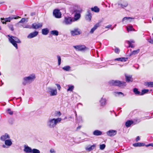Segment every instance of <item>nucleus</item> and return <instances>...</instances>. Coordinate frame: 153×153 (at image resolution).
<instances>
[{"label": "nucleus", "instance_id": "obj_49", "mask_svg": "<svg viewBox=\"0 0 153 153\" xmlns=\"http://www.w3.org/2000/svg\"><path fill=\"white\" fill-rule=\"evenodd\" d=\"M1 22H2V23L4 24V23H5L6 22H5V21H4V18H1Z\"/></svg>", "mask_w": 153, "mask_h": 153}, {"label": "nucleus", "instance_id": "obj_36", "mask_svg": "<svg viewBox=\"0 0 153 153\" xmlns=\"http://www.w3.org/2000/svg\"><path fill=\"white\" fill-rule=\"evenodd\" d=\"M127 29L128 31H130L134 30V29L132 26H129L127 27Z\"/></svg>", "mask_w": 153, "mask_h": 153}, {"label": "nucleus", "instance_id": "obj_52", "mask_svg": "<svg viewBox=\"0 0 153 153\" xmlns=\"http://www.w3.org/2000/svg\"><path fill=\"white\" fill-rule=\"evenodd\" d=\"M140 140V138L139 136H137L136 139V141H138L139 140Z\"/></svg>", "mask_w": 153, "mask_h": 153}, {"label": "nucleus", "instance_id": "obj_56", "mask_svg": "<svg viewBox=\"0 0 153 153\" xmlns=\"http://www.w3.org/2000/svg\"><path fill=\"white\" fill-rule=\"evenodd\" d=\"M14 19H16V18H14Z\"/></svg>", "mask_w": 153, "mask_h": 153}, {"label": "nucleus", "instance_id": "obj_35", "mask_svg": "<svg viewBox=\"0 0 153 153\" xmlns=\"http://www.w3.org/2000/svg\"><path fill=\"white\" fill-rule=\"evenodd\" d=\"M149 91V90L148 89H143L142 90L140 94V95H142L145 94L147 93Z\"/></svg>", "mask_w": 153, "mask_h": 153}, {"label": "nucleus", "instance_id": "obj_13", "mask_svg": "<svg viewBox=\"0 0 153 153\" xmlns=\"http://www.w3.org/2000/svg\"><path fill=\"white\" fill-rule=\"evenodd\" d=\"M96 145L94 144L92 145H88L85 148V149L87 151L90 152L94 149L96 147Z\"/></svg>", "mask_w": 153, "mask_h": 153}, {"label": "nucleus", "instance_id": "obj_22", "mask_svg": "<svg viewBox=\"0 0 153 153\" xmlns=\"http://www.w3.org/2000/svg\"><path fill=\"white\" fill-rule=\"evenodd\" d=\"M126 80L127 82H132L133 81V79L131 76H126Z\"/></svg>", "mask_w": 153, "mask_h": 153}, {"label": "nucleus", "instance_id": "obj_26", "mask_svg": "<svg viewBox=\"0 0 153 153\" xmlns=\"http://www.w3.org/2000/svg\"><path fill=\"white\" fill-rule=\"evenodd\" d=\"M91 13L89 12H88V14H87L85 16V19L86 20L88 21H90L91 20Z\"/></svg>", "mask_w": 153, "mask_h": 153}, {"label": "nucleus", "instance_id": "obj_55", "mask_svg": "<svg viewBox=\"0 0 153 153\" xmlns=\"http://www.w3.org/2000/svg\"><path fill=\"white\" fill-rule=\"evenodd\" d=\"M1 30V27L0 26V30Z\"/></svg>", "mask_w": 153, "mask_h": 153}, {"label": "nucleus", "instance_id": "obj_33", "mask_svg": "<svg viewBox=\"0 0 153 153\" xmlns=\"http://www.w3.org/2000/svg\"><path fill=\"white\" fill-rule=\"evenodd\" d=\"M62 68L65 71H68L70 70L71 67L69 66H66L63 67Z\"/></svg>", "mask_w": 153, "mask_h": 153}, {"label": "nucleus", "instance_id": "obj_4", "mask_svg": "<svg viewBox=\"0 0 153 153\" xmlns=\"http://www.w3.org/2000/svg\"><path fill=\"white\" fill-rule=\"evenodd\" d=\"M111 85L122 86H125L126 83L125 82H122L119 80H112L110 82Z\"/></svg>", "mask_w": 153, "mask_h": 153}, {"label": "nucleus", "instance_id": "obj_57", "mask_svg": "<svg viewBox=\"0 0 153 153\" xmlns=\"http://www.w3.org/2000/svg\"><path fill=\"white\" fill-rule=\"evenodd\" d=\"M152 20L153 21V17L152 18Z\"/></svg>", "mask_w": 153, "mask_h": 153}, {"label": "nucleus", "instance_id": "obj_19", "mask_svg": "<svg viewBox=\"0 0 153 153\" xmlns=\"http://www.w3.org/2000/svg\"><path fill=\"white\" fill-rule=\"evenodd\" d=\"M80 13H76L74 15V19H73V22L77 21L80 18Z\"/></svg>", "mask_w": 153, "mask_h": 153}, {"label": "nucleus", "instance_id": "obj_43", "mask_svg": "<svg viewBox=\"0 0 153 153\" xmlns=\"http://www.w3.org/2000/svg\"><path fill=\"white\" fill-rule=\"evenodd\" d=\"M13 19V18H11L10 17L4 19V21L6 22H10V21Z\"/></svg>", "mask_w": 153, "mask_h": 153}, {"label": "nucleus", "instance_id": "obj_16", "mask_svg": "<svg viewBox=\"0 0 153 153\" xmlns=\"http://www.w3.org/2000/svg\"><path fill=\"white\" fill-rule=\"evenodd\" d=\"M38 33V32L37 31H35L29 34L27 36V37L29 39H31L37 35Z\"/></svg>", "mask_w": 153, "mask_h": 153}, {"label": "nucleus", "instance_id": "obj_7", "mask_svg": "<svg viewBox=\"0 0 153 153\" xmlns=\"http://www.w3.org/2000/svg\"><path fill=\"white\" fill-rule=\"evenodd\" d=\"M71 35L73 36L79 35L81 34V32L78 28H75L70 32Z\"/></svg>", "mask_w": 153, "mask_h": 153}, {"label": "nucleus", "instance_id": "obj_40", "mask_svg": "<svg viewBox=\"0 0 153 153\" xmlns=\"http://www.w3.org/2000/svg\"><path fill=\"white\" fill-rule=\"evenodd\" d=\"M140 51V50L139 49H138L137 50H135L133 51L132 53L131 54L132 55H134L136 54L137 53H138Z\"/></svg>", "mask_w": 153, "mask_h": 153}, {"label": "nucleus", "instance_id": "obj_32", "mask_svg": "<svg viewBox=\"0 0 153 153\" xmlns=\"http://www.w3.org/2000/svg\"><path fill=\"white\" fill-rule=\"evenodd\" d=\"M133 145L134 146L137 147L143 146L144 145V144L143 143H134L133 144Z\"/></svg>", "mask_w": 153, "mask_h": 153}, {"label": "nucleus", "instance_id": "obj_53", "mask_svg": "<svg viewBox=\"0 0 153 153\" xmlns=\"http://www.w3.org/2000/svg\"><path fill=\"white\" fill-rule=\"evenodd\" d=\"M24 28H29V26L28 25H26L25 26H22Z\"/></svg>", "mask_w": 153, "mask_h": 153}, {"label": "nucleus", "instance_id": "obj_20", "mask_svg": "<svg viewBox=\"0 0 153 153\" xmlns=\"http://www.w3.org/2000/svg\"><path fill=\"white\" fill-rule=\"evenodd\" d=\"M132 19L130 17H124L123 19V22L125 23H128L131 22Z\"/></svg>", "mask_w": 153, "mask_h": 153}, {"label": "nucleus", "instance_id": "obj_18", "mask_svg": "<svg viewBox=\"0 0 153 153\" xmlns=\"http://www.w3.org/2000/svg\"><path fill=\"white\" fill-rule=\"evenodd\" d=\"M10 138L9 135L7 134H5L4 135H3L1 136L0 137V139L2 141H5Z\"/></svg>", "mask_w": 153, "mask_h": 153}, {"label": "nucleus", "instance_id": "obj_37", "mask_svg": "<svg viewBox=\"0 0 153 153\" xmlns=\"http://www.w3.org/2000/svg\"><path fill=\"white\" fill-rule=\"evenodd\" d=\"M146 85L149 87H153V82H147L146 83Z\"/></svg>", "mask_w": 153, "mask_h": 153}, {"label": "nucleus", "instance_id": "obj_11", "mask_svg": "<svg viewBox=\"0 0 153 153\" xmlns=\"http://www.w3.org/2000/svg\"><path fill=\"white\" fill-rule=\"evenodd\" d=\"M73 47L77 51H83L86 48L84 45H78L74 46Z\"/></svg>", "mask_w": 153, "mask_h": 153}, {"label": "nucleus", "instance_id": "obj_23", "mask_svg": "<svg viewBox=\"0 0 153 153\" xmlns=\"http://www.w3.org/2000/svg\"><path fill=\"white\" fill-rule=\"evenodd\" d=\"M127 42L129 45V47L133 48L134 47V46L132 44V43H134L135 42L134 40H131L130 41H127Z\"/></svg>", "mask_w": 153, "mask_h": 153}, {"label": "nucleus", "instance_id": "obj_39", "mask_svg": "<svg viewBox=\"0 0 153 153\" xmlns=\"http://www.w3.org/2000/svg\"><path fill=\"white\" fill-rule=\"evenodd\" d=\"M32 153H40V151L36 149H32Z\"/></svg>", "mask_w": 153, "mask_h": 153}, {"label": "nucleus", "instance_id": "obj_48", "mask_svg": "<svg viewBox=\"0 0 153 153\" xmlns=\"http://www.w3.org/2000/svg\"><path fill=\"white\" fill-rule=\"evenodd\" d=\"M115 93L116 94H117L118 95H120V94H121L123 95V96H124L123 94L121 92H115Z\"/></svg>", "mask_w": 153, "mask_h": 153}, {"label": "nucleus", "instance_id": "obj_1", "mask_svg": "<svg viewBox=\"0 0 153 153\" xmlns=\"http://www.w3.org/2000/svg\"><path fill=\"white\" fill-rule=\"evenodd\" d=\"M62 120L61 118H53L49 119L47 122V125L50 128H54L57 124Z\"/></svg>", "mask_w": 153, "mask_h": 153}, {"label": "nucleus", "instance_id": "obj_46", "mask_svg": "<svg viewBox=\"0 0 153 153\" xmlns=\"http://www.w3.org/2000/svg\"><path fill=\"white\" fill-rule=\"evenodd\" d=\"M55 85L57 86V88L58 90L60 91L61 88V87L60 85L58 84H56Z\"/></svg>", "mask_w": 153, "mask_h": 153}, {"label": "nucleus", "instance_id": "obj_15", "mask_svg": "<svg viewBox=\"0 0 153 153\" xmlns=\"http://www.w3.org/2000/svg\"><path fill=\"white\" fill-rule=\"evenodd\" d=\"M42 26V24L40 23H34L32 25V27L34 29H37L41 27Z\"/></svg>", "mask_w": 153, "mask_h": 153}, {"label": "nucleus", "instance_id": "obj_5", "mask_svg": "<svg viewBox=\"0 0 153 153\" xmlns=\"http://www.w3.org/2000/svg\"><path fill=\"white\" fill-rule=\"evenodd\" d=\"M48 92L51 96H56L57 94V91L56 88H53L51 87L47 88Z\"/></svg>", "mask_w": 153, "mask_h": 153}, {"label": "nucleus", "instance_id": "obj_3", "mask_svg": "<svg viewBox=\"0 0 153 153\" xmlns=\"http://www.w3.org/2000/svg\"><path fill=\"white\" fill-rule=\"evenodd\" d=\"M35 78V76L34 74H31L27 77H25L23 79L22 84L25 85L27 83H30L34 80Z\"/></svg>", "mask_w": 153, "mask_h": 153}, {"label": "nucleus", "instance_id": "obj_34", "mask_svg": "<svg viewBox=\"0 0 153 153\" xmlns=\"http://www.w3.org/2000/svg\"><path fill=\"white\" fill-rule=\"evenodd\" d=\"M134 93L135 94L139 95H140L141 93L138 91V89L136 88H135L133 90Z\"/></svg>", "mask_w": 153, "mask_h": 153}, {"label": "nucleus", "instance_id": "obj_50", "mask_svg": "<svg viewBox=\"0 0 153 153\" xmlns=\"http://www.w3.org/2000/svg\"><path fill=\"white\" fill-rule=\"evenodd\" d=\"M151 44H153V39H150L148 41Z\"/></svg>", "mask_w": 153, "mask_h": 153}, {"label": "nucleus", "instance_id": "obj_6", "mask_svg": "<svg viewBox=\"0 0 153 153\" xmlns=\"http://www.w3.org/2000/svg\"><path fill=\"white\" fill-rule=\"evenodd\" d=\"M73 22V18L70 16H65L62 23L65 25H69L71 24Z\"/></svg>", "mask_w": 153, "mask_h": 153}, {"label": "nucleus", "instance_id": "obj_8", "mask_svg": "<svg viewBox=\"0 0 153 153\" xmlns=\"http://www.w3.org/2000/svg\"><path fill=\"white\" fill-rule=\"evenodd\" d=\"M4 144L2 145L4 148H7L10 146L12 144L11 140L10 139L4 141Z\"/></svg>", "mask_w": 153, "mask_h": 153}, {"label": "nucleus", "instance_id": "obj_25", "mask_svg": "<svg viewBox=\"0 0 153 153\" xmlns=\"http://www.w3.org/2000/svg\"><path fill=\"white\" fill-rule=\"evenodd\" d=\"M99 24H98L95 25L91 30L90 33H93L95 30L98 27Z\"/></svg>", "mask_w": 153, "mask_h": 153}, {"label": "nucleus", "instance_id": "obj_17", "mask_svg": "<svg viewBox=\"0 0 153 153\" xmlns=\"http://www.w3.org/2000/svg\"><path fill=\"white\" fill-rule=\"evenodd\" d=\"M23 151L26 153H31L32 149L30 147L25 145L24 146Z\"/></svg>", "mask_w": 153, "mask_h": 153}, {"label": "nucleus", "instance_id": "obj_2", "mask_svg": "<svg viewBox=\"0 0 153 153\" xmlns=\"http://www.w3.org/2000/svg\"><path fill=\"white\" fill-rule=\"evenodd\" d=\"M8 40L16 48H18L17 43H20L21 41L17 37L13 36L10 35H8Z\"/></svg>", "mask_w": 153, "mask_h": 153}, {"label": "nucleus", "instance_id": "obj_44", "mask_svg": "<svg viewBox=\"0 0 153 153\" xmlns=\"http://www.w3.org/2000/svg\"><path fill=\"white\" fill-rule=\"evenodd\" d=\"M7 111L10 115H12L13 114V112L10 109H8L7 110Z\"/></svg>", "mask_w": 153, "mask_h": 153}, {"label": "nucleus", "instance_id": "obj_12", "mask_svg": "<svg viewBox=\"0 0 153 153\" xmlns=\"http://www.w3.org/2000/svg\"><path fill=\"white\" fill-rule=\"evenodd\" d=\"M100 105L101 106H104L106 104L107 100L105 98L102 97L99 101Z\"/></svg>", "mask_w": 153, "mask_h": 153}, {"label": "nucleus", "instance_id": "obj_31", "mask_svg": "<svg viewBox=\"0 0 153 153\" xmlns=\"http://www.w3.org/2000/svg\"><path fill=\"white\" fill-rule=\"evenodd\" d=\"M133 123V122L132 121L128 120L126 122L125 125L126 127H128Z\"/></svg>", "mask_w": 153, "mask_h": 153}, {"label": "nucleus", "instance_id": "obj_21", "mask_svg": "<svg viewBox=\"0 0 153 153\" xmlns=\"http://www.w3.org/2000/svg\"><path fill=\"white\" fill-rule=\"evenodd\" d=\"M127 58L121 57L116 58L114 59V60L120 61L121 62H126L127 60Z\"/></svg>", "mask_w": 153, "mask_h": 153}, {"label": "nucleus", "instance_id": "obj_51", "mask_svg": "<svg viewBox=\"0 0 153 153\" xmlns=\"http://www.w3.org/2000/svg\"><path fill=\"white\" fill-rule=\"evenodd\" d=\"M146 146V147H148L149 146H153V143H150L149 144L147 145Z\"/></svg>", "mask_w": 153, "mask_h": 153}, {"label": "nucleus", "instance_id": "obj_24", "mask_svg": "<svg viewBox=\"0 0 153 153\" xmlns=\"http://www.w3.org/2000/svg\"><path fill=\"white\" fill-rule=\"evenodd\" d=\"M49 33V30L47 28H44L42 30V33L43 35H47Z\"/></svg>", "mask_w": 153, "mask_h": 153}, {"label": "nucleus", "instance_id": "obj_38", "mask_svg": "<svg viewBox=\"0 0 153 153\" xmlns=\"http://www.w3.org/2000/svg\"><path fill=\"white\" fill-rule=\"evenodd\" d=\"M28 19H25V18H22L21 20L19 22V23H23L25 22H27Z\"/></svg>", "mask_w": 153, "mask_h": 153}, {"label": "nucleus", "instance_id": "obj_47", "mask_svg": "<svg viewBox=\"0 0 153 153\" xmlns=\"http://www.w3.org/2000/svg\"><path fill=\"white\" fill-rule=\"evenodd\" d=\"M114 52L116 53H118L120 51L119 49L117 48H116L114 50Z\"/></svg>", "mask_w": 153, "mask_h": 153}, {"label": "nucleus", "instance_id": "obj_9", "mask_svg": "<svg viewBox=\"0 0 153 153\" xmlns=\"http://www.w3.org/2000/svg\"><path fill=\"white\" fill-rule=\"evenodd\" d=\"M72 10L74 12L77 13H80L82 11V9L80 7H79L77 5H75L73 6L71 8Z\"/></svg>", "mask_w": 153, "mask_h": 153}, {"label": "nucleus", "instance_id": "obj_28", "mask_svg": "<svg viewBox=\"0 0 153 153\" xmlns=\"http://www.w3.org/2000/svg\"><path fill=\"white\" fill-rule=\"evenodd\" d=\"M68 88L67 89V91H72L74 88V86L73 85H68Z\"/></svg>", "mask_w": 153, "mask_h": 153}, {"label": "nucleus", "instance_id": "obj_54", "mask_svg": "<svg viewBox=\"0 0 153 153\" xmlns=\"http://www.w3.org/2000/svg\"><path fill=\"white\" fill-rule=\"evenodd\" d=\"M111 27V25H108L107 26H106L105 27V28H109Z\"/></svg>", "mask_w": 153, "mask_h": 153}, {"label": "nucleus", "instance_id": "obj_30", "mask_svg": "<svg viewBox=\"0 0 153 153\" xmlns=\"http://www.w3.org/2000/svg\"><path fill=\"white\" fill-rule=\"evenodd\" d=\"M50 33L51 34L56 36H57L59 34V32L57 30H53L51 31L50 32Z\"/></svg>", "mask_w": 153, "mask_h": 153}, {"label": "nucleus", "instance_id": "obj_29", "mask_svg": "<svg viewBox=\"0 0 153 153\" xmlns=\"http://www.w3.org/2000/svg\"><path fill=\"white\" fill-rule=\"evenodd\" d=\"M91 10L96 13L98 12L99 11V9L97 6H95L94 7L91 8Z\"/></svg>", "mask_w": 153, "mask_h": 153}, {"label": "nucleus", "instance_id": "obj_27", "mask_svg": "<svg viewBox=\"0 0 153 153\" xmlns=\"http://www.w3.org/2000/svg\"><path fill=\"white\" fill-rule=\"evenodd\" d=\"M102 132L98 130L94 131L93 132V134L94 135L98 136L102 134Z\"/></svg>", "mask_w": 153, "mask_h": 153}, {"label": "nucleus", "instance_id": "obj_42", "mask_svg": "<svg viewBox=\"0 0 153 153\" xmlns=\"http://www.w3.org/2000/svg\"><path fill=\"white\" fill-rule=\"evenodd\" d=\"M105 147V145L104 144H102L100 145V150L104 149Z\"/></svg>", "mask_w": 153, "mask_h": 153}, {"label": "nucleus", "instance_id": "obj_14", "mask_svg": "<svg viewBox=\"0 0 153 153\" xmlns=\"http://www.w3.org/2000/svg\"><path fill=\"white\" fill-rule=\"evenodd\" d=\"M117 131L113 130H111L107 132V135L110 137L113 136L117 134Z\"/></svg>", "mask_w": 153, "mask_h": 153}, {"label": "nucleus", "instance_id": "obj_10", "mask_svg": "<svg viewBox=\"0 0 153 153\" xmlns=\"http://www.w3.org/2000/svg\"><path fill=\"white\" fill-rule=\"evenodd\" d=\"M53 13L54 16L57 18H60L61 17V13L59 10L57 9L54 10Z\"/></svg>", "mask_w": 153, "mask_h": 153}, {"label": "nucleus", "instance_id": "obj_41", "mask_svg": "<svg viewBox=\"0 0 153 153\" xmlns=\"http://www.w3.org/2000/svg\"><path fill=\"white\" fill-rule=\"evenodd\" d=\"M57 57L58 59V65H59L61 64V58L60 56H57Z\"/></svg>", "mask_w": 153, "mask_h": 153}, {"label": "nucleus", "instance_id": "obj_45", "mask_svg": "<svg viewBox=\"0 0 153 153\" xmlns=\"http://www.w3.org/2000/svg\"><path fill=\"white\" fill-rule=\"evenodd\" d=\"M61 115V113L59 111L56 112L55 113V115H56V116H59Z\"/></svg>", "mask_w": 153, "mask_h": 153}]
</instances>
